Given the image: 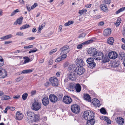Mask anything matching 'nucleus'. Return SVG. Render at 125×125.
Listing matches in <instances>:
<instances>
[{
    "label": "nucleus",
    "instance_id": "1",
    "mask_svg": "<svg viewBox=\"0 0 125 125\" xmlns=\"http://www.w3.org/2000/svg\"><path fill=\"white\" fill-rule=\"evenodd\" d=\"M26 120L29 122H36L39 120L38 115L33 112L31 111L27 112L25 114Z\"/></svg>",
    "mask_w": 125,
    "mask_h": 125
},
{
    "label": "nucleus",
    "instance_id": "2",
    "mask_svg": "<svg viewBox=\"0 0 125 125\" xmlns=\"http://www.w3.org/2000/svg\"><path fill=\"white\" fill-rule=\"evenodd\" d=\"M94 113L93 111H87L84 112L83 117L86 120H88L94 118Z\"/></svg>",
    "mask_w": 125,
    "mask_h": 125
},
{
    "label": "nucleus",
    "instance_id": "3",
    "mask_svg": "<svg viewBox=\"0 0 125 125\" xmlns=\"http://www.w3.org/2000/svg\"><path fill=\"white\" fill-rule=\"evenodd\" d=\"M41 103L38 101L35 100L32 104L31 108L35 111H38L41 108Z\"/></svg>",
    "mask_w": 125,
    "mask_h": 125
},
{
    "label": "nucleus",
    "instance_id": "4",
    "mask_svg": "<svg viewBox=\"0 0 125 125\" xmlns=\"http://www.w3.org/2000/svg\"><path fill=\"white\" fill-rule=\"evenodd\" d=\"M71 108L72 111L75 114H78L80 111V107L77 104H73L71 106Z\"/></svg>",
    "mask_w": 125,
    "mask_h": 125
},
{
    "label": "nucleus",
    "instance_id": "5",
    "mask_svg": "<svg viewBox=\"0 0 125 125\" xmlns=\"http://www.w3.org/2000/svg\"><path fill=\"white\" fill-rule=\"evenodd\" d=\"M87 52L91 56L94 57V58L97 53V51L95 48H90L88 49Z\"/></svg>",
    "mask_w": 125,
    "mask_h": 125
},
{
    "label": "nucleus",
    "instance_id": "6",
    "mask_svg": "<svg viewBox=\"0 0 125 125\" xmlns=\"http://www.w3.org/2000/svg\"><path fill=\"white\" fill-rule=\"evenodd\" d=\"M49 81L51 82L52 86H57L58 84V80L55 77H53L50 78Z\"/></svg>",
    "mask_w": 125,
    "mask_h": 125
},
{
    "label": "nucleus",
    "instance_id": "7",
    "mask_svg": "<svg viewBox=\"0 0 125 125\" xmlns=\"http://www.w3.org/2000/svg\"><path fill=\"white\" fill-rule=\"evenodd\" d=\"M75 63L77 66L83 67L84 65V63L82 60L79 58L77 59L75 61Z\"/></svg>",
    "mask_w": 125,
    "mask_h": 125
},
{
    "label": "nucleus",
    "instance_id": "8",
    "mask_svg": "<svg viewBox=\"0 0 125 125\" xmlns=\"http://www.w3.org/2000/svg\"><path fill=\"white\" fill-rule=\"evenodd\" d=\"M7 75V72L6 70L2 68H0V78H3Z\"/></svg>",
    "mask_w": 125,
    "mask_h": 125
},
{
    "label": "nucleus",
    "instance_id": "9",
    "mask_svg": "<svg viewBox=\"0 0 125 125\" xmlns=\"http://www.w3.org/2000/svg\"><path fill=\"white\" fill-rule=\"evenodd\" d=\"M72 101L71 98L68 96H64L63 100V102L67 104H70L72 102Z\"/></svg>",
    "mask_w": 125,
    "mask_h": 125
},
{
    "label": "nucleus",
    "instance_id": "10",
    "mask_svg": "<svg viewBox=\"0 0 125 125\" xmlns=\"http://www.w3.org/2000/svg\"><path fill=\"white\" fill-rule=\"evenodd\" d=\"M60 50L62 51L61 53H64L67 54L70 51V49H69V46L68 45L65 46L61 48Z\"/></svg>",
    "mask_w": 125,
    "mask_h": 125
},
{
    "label": "nucleus",
    "instance_id": "11",
    "mask_svg": "<svg viewBox=\"0 0 125 125\" xmlns=\"http://www.w3.org/2000/svg\"><path fill=\"white\" fill-rule=\"evenodd\" d=\"M108 56L111 59H115L118 56V54L115 52L112 51L109 53Z\"/></svg>",
    "mask_w": 125,
    "mask_h": 125
},
{
    "label": "nucleus",
    "instance_id": "12",
    "mask_svg": "<svg viewBox=\"0 0 125 125\" xmlns=\"http://www.w3.org/2000/svg\"><path fill=\"white\" fill-rule=\"evenodd\" d=\"M93 40H92L91 39L84 42L81 43L78 45L77 46V48L78 49H81L82 48L83 46V45L89 44L90 43H92L93 42Z\"/></svg>",
    "mask_w": 125,
    "mask_h": 125
},
{
    "label": "nucleus",
    "instance_id": "13",
    "mask_svg": "<svg viewBox=\"0 0 125 125\" xmlns=\"http://www.w3.org/2000/svg\"><path fill=\"white\" fill-rule=\"evenodd\" d=\"M104 56V54L102 52H99L97 53L94 58V59L97 60H100L103 58Z\"/></svg>",
    "mask_w": 125,
    "mask_h": 125
},
{
    "label": "nucleus",
    "instance_id": "14",
    "mask_svg": "<svg viewBox=\"0 0 125 125\" xmlns=\"http://www.w3.org/2000/svg\"><path fill=\"white\" fill-rule=\"evenodd\" d=\"M77 68L74 64H71L69 66L68 70L70 73L75 72Z\"/></svg>",
    "mask_w": 125,
    "mask_h": 125
},
{
    "label": "nucleus",
    "instance_id": "15",
    "mask_svg": "<svg viewBox=\"0 0 125 125\" xmlns=\"http://www.w3.org/2000/svg\"><path fill=\"white\" fill-rule=\"evenodd\" d=\"M75 73V72H74L70 73L68 75V78L71 80H75L76 79V74Z\"/></svg>",
    "mask_w": 125,
    "mask_h": 125
},
{
    "label": "nucleus",
    "instance_id": "16",
    "mask_svg": "<svg viewBox=\"0 0 125 125\" xmlns=\"http://www.w3.org/2000/svg\"><path fill=\"white\" fill-rule=\"evenodd\" d=\"M23 115L20 111L17 112L16 115V119L18 120H21L23 118Z\"/></svg>",
    "mask_w": 125,
    "mask_h": 125
},
{
    "label": "nucleus",
    "instance_id": "17",
    "mask_svg": "<svg viewBox=\"0 0 125 125\" xmlns=\"http://www.w3.org/2000/svg\"><path fill=\"white\" fill-rule=\"evenodd\" d=\"M92 103L95 107H99L101 105L100 101L96 98H94L93 99Z\"/></svg>",
    "mask_w": 125,
    "mask_h": 125
},
{
    "label": "nucleus",
    "instance_id": "18",
    "mask_svg": "<svg viewBox=\"0 0 125 125\" xmlns=\"http://www.w3.org/2000/svg\"><path fill=\"white\" fill-rule=\"evenodd\" d=\"M49 101V99L47 96L44 97L42 101V104L45 106H46L48 105Z\"/></svg>",
    "mask_w": 125,
    "mask_h": 125
},
{
    "label": "nucleus",
    "instance_id": "19",
    "mask_svg": "<svg viewBox=\"0 0 125 125\" xmlns=\"http://www.w3.org/2000/svg\"><path fill=\"white\" fill-rule=\"evenodd\" d=\"M85 72V70L83 67H79L77 68L75 71L78 74L81 75L82 74Z\"/></svg>",
    "mask_w": 125,
    "mask_h": 125
},
{
    "label": "nucleus",
    "instance_id": "20",
    "mask_svg": "<svg viewBox=\"0 0 125 125\" xmlns=\"http://www.w3.org/2000/svg\"><path fill=\"white\" fill-rule=\"evenodd\" d=\"M51 101L53 103H55L57 100V97L54 94H51L49 96Z\"/></svg>",
    "mask_w": 125,
    "mask_h": 125
},
{
    "label": "nucleus",
    "instance_id": "21",
    "mask_svg": "<svg viewBox=\"0 0 125 125\" xmlns=\"http://www.w3.org/2000/svg\"><path fill=\"white\" fill-rule=\"evenodd\" d=\"M116 121L117 123L119 125H123L124 122V119L120 117H117Z\"/></svg>",
    "mask_w": 125,
    "mask_h": 125
},
{
    "label": "nucleus",
    "instance_id": "22",
    "mask_svg": "<svg viewBox=\"0 0 125 125\" xmlns=\"http://www.w3.org/2000/svg\"><path fill=\"white\" fill-rule=\"evenodd\" d=\"M111 30L110 29H107L105 30L104 32V34L105 36L109 35L111 33Z\"/></svg>",
    "mask_w": 125,
    "mask_h": 125
},
{
    "label": "nucleus",
    "instance_id": "23",
    "mask_svg": "<svg viewBox=\"0 0 125 125\" xmlns=\"http://www.w3.org/2000/svg\"><path fill=\"white\" fill-rule=\"evenodd\" d=\"M23 19V18L22 17H20L17 19L16 22H14V24L15 25H16L17 24L20 25L22 23Z\"/></svg>",
    "mask_w": 125,
    "mask_h": 125
},
{
    "label": "nucleus",
    "instance_id": "24",
    "mask_svg": "<svg viewBox=\"0 0 125 125\" xmlns=\"http://www.w3.org/2000/svg\"><path fill=\"white\" fill-rule=\"evenodd\" d=\"M13 35L11 34H10L5 36L2 37L0 38V39L3 40H5L8 39L10 38H12Z\"/></svg>",
    "mask_w": 125,
    "mask_h": 125
},
{
    "label": "nucleus",
    "instance_id": "25",
    "mask_svg": "<svg viewBox=\"0 0 125 125\" xmlns=\"http://www.w3.org/2000/svg\"><path fill=\"white\" fill-rule=\"evenodd\" d=\"M33 70V69H26V70H23L21 73H20L19 74H21V73L23 74H26V73H31L32 72Z\"/></svg>",
    "mask_w": 125,
    "mask_h": 125
},
{
    "label": "nucleus",
    "instance_id": "26",
    "mask_svg": "<svg viewBox=\"0 0 125 125\" xmlns=\"http://www.w3.org/2000/svg\"><path fill=\"white\" fill-rule=\"evenodd\" d=\"M95 122V121L94 118L88 120L87 122V125H94Z\"/></svg>",
    "mask_w": 125,
    "mask_h": 125
},
{
    "label": "nucleus",
    "instance_id": "27",
    "mask_svg": "<svg viewBox=\"0 0 125 125\" xmlns=\"http://www.w3.org/2000/svg\"><path fill=\"white\" fill-rule=\"evenodd\" d=\"M83 98L85 100H86L89 102H91V99L89 95L88 94H84Z\"/></svg>",
    "mask_w": 125,
    "mask_h": 125
},
{
    "label": "nucleus",
    "instance_id": "28",
    "mask_svg": "<svg viewBox=\"0 0 125 125\" xmlns=\"http://www.w3.org/2000/svg\"><path fill=\"white\" fill-rule=\"evenodd\" d=\"M101 9L105 12H107L108 11V10L107 6H106L104 5H101L100 6Z\"/></svg>",
    "mask_w": 125,
    "mask_h": 125
},
{
    "label": "nucleus",
    "instance_id": "29",
    "mask_svg": "<svg viewBox=\"0 0 125 125\" xmlns=\"http://www.w3.org/2000/svg\"><path fill=\"white\" fill-rule=\"evenodd\" d=\"M114 40L113 38L110 37L107 40V42L108 43L111 45H113L114 42Z\"/></svg>",
    "mask_w": 125,
    "mask_h": 125
},
{
    "label": "nucleus",
    "instance_id": "30",
    "mask_svg": "<svg viewBox=\"0 0 125 125\" xmlns=\"http://www.w3.org/2000/svg\"><path fill=\"white\" fill-rule=\"evenodd\" d=\"M75 89L77 92L79 93L80 92L81 90V86L79 84L77 83L76 84Z\"/></svg>",
    "mask_w": 125,
    "mask_h": 125
},
{
    "label": "nucleus",
    "instance_id": "31",
    "mask_svg": "<svg viewBox=\"0 0 125 125\" xmlns=\"http://www.w3.org/2000/svg\"><path fill=\"white\" fill-rule=\"evenodd\" d=\"M102 119L106 121L108 124H110L111 123V120L107 117L105 116H103L102 117Z\"/></svg>",
    "mask_w": 125,
    "mask_h": 125
},
{
    "label": "nucleus",
    "instance_id": "32",
    "mask_svg": "<svg viewBox=\"0 0 125 125\" xmlns=\"http://www.w3.org/2000/svg\"><path fill=\"white\" fill-rule=\"evenodd\" d=\"M119 58L121 60L125 59V53L124 52H121L119 53Z\"/></svg>",
    "mask_w": 125,
    "mask_h": 125
},
{
    "label": "nucleus",
    "instance_id": "33",
    "mask_svg": "<svg viewBox=\"0 0 125 125\" xmlns=\"http://www.w3.org/2000/svg\"><path fill=\"white\" fill-rule=\"evenodd\" d=\"M125 10V7L121 8L115 12L116 14H118L121 12H123Z\"/></svg>",
    "mask_w": 125,
    "mask_h": 125
},
{
    "label": "nucleus",
    "instance_id": "34",
    "mask_svg": "<svg viewBox=\"0 0 125 125\" xmlns=\"http://www.w3.org/2000/svg\"><path fill=\"white\" fill-rule=\"evenodd\" d=\"M94 60L92 58H88L86 60L88 64L94 62Z\"/></svg>",
    "mask_w": 125,
    "mask_h": 125
},
{
    "label": "nucleus",
    "instance_id": "35",
    "mask_svg": "<svg viewBox=\"0 0 125 125\" xmlns=\"http://www.w3.org/2000/svg\"><path fill=\"white\" fill-rule=\"evenodd\" d=\"M88 64V67L89 68L92 69L94 68L96 66V64L94 62Z\"/></svg>",
    "mask_w": 125,
    "mask_h": 125
},
{
    "label": "nucleus",
    "instance_id": "36",
    "mask_svg": "<svg viewBox=\"0 0 125 125\" xmlns=\"http://www.w3.org/2000/svg\"><path fill=\"white\" fill-rule=\"evenodd\" d=\"M109 61V59L107 55H105L104 57L103 61L104 62H108Z\"/></svg>",
    "mask_w": 125,
    "mask_h": 125
},
{
    "label": "nucleus",
    "instance_id": "37",
    "mask_svg": "<svg viewBox=\"0 0 125 125\" xmlns=\"http://www.w3.org/2000/svg\"><path fill=\"white\" fill-rule=\"evenodd\" d=\"M121 22V19L120 18H118L116 21V22L115 23V24L116 26H118L119 25Z\"/></svg>",
    "mask_w": 125,
    "mask_h": 125
},
{
    "label": "nucleus",
    "instance_id": "38",
    "mask_svg": "<svg viewBox=\"0 0 125 125\" xmlns=\"http://www.w3.org/2000/svg\"><path fill=\"white\" fill-rule=\"evenodd\" d=\"M30 27L29 25L28 24H26L24 25H23L22 27H21L20 28V30H22L23 29H25L27 28Z\"/></svg>",
    "mask_w": 125,
    "mask_h": 125
},
{
    "label": "nucleus",
    "instance_id": "39",
    "mask_svg": "<svg viewBox=\"0 0 125 125\" xmlns=\"http://www.w3.org/2000/svg\"><path fill=\"white\" fill-rule=\"evenodd\" d=\"M23 58L25 59L24 61V62H25L24 63H26L31 61L30 60L29 58L27 57H24Z\"/></svg>",
    "mask_w": 125,
    "mask_h": 125
},
{
    "label": "nucleus",
    "instance_id": "40",
    "mask_svg": "<svg viewBox=\"0 0 125 125\" xmlns=\"http://www.w3.org/2000/svg\"><path fill=\"white\" fill-rule=\"evenodd\" d=\"M2 99L3 100H8L10 99V96L8 95H4L2 97Z\"/></svg>",
    "mask_w": 125,
    "mask_h": 125
},
{
    "label": "nucleus",
    "instance_id": "41",
    "mask_svg": "<svg viewBox=\"0 0 125 125\" xmlns=\"http://www.w3.org/2000/svg\"><path fill=\"white\" fill-rule=\"evenodd\" d=\"M87 10L85 9H83L79 10L78 13L80 15L82 14L83 13H85L87 12Z\"/></svg>",
    "mask_w": 125,
    "mask_h": 125
},
{
    "label": "nucleus",
    "instance_id": "42",
    "mask_svg": "<svg viewBox=\"0 0 125 125\" xmlns=\"http://www.w3.org/2000/svg\"><path fill=\"white\" fill-rule=\"evenodd\" d=\"M20 12L19 10L17 9L15 10L14 11L12 12L11 13L10 16H12L16 14V13L18 12Z\"/></svg>",
    "mask_w": 125,
    "mask_h": 125
},
{
    "label": "nucleus",
    "instance_id": "43",
    "mask_svg": "<svg viewBox=\"0 0 125 125\" xmlns=\"http://www.w3.org/2000/svg\"><path fill=\"white\" fill-rule=\"evenodd\" d=\"M73 21H69L68 22L64 24V25L66 26H69L70 25L73 24Z\"/></svg>",
    "mask_w": 125,
    "mask_h": 125
},
{
    "label": "nucleus",
    "instance_id": "44",
    "mask_svg": "<svg viewBox=\"0 0 125 125\" xmlns=\"http://www.w3.org/2000/svg\"><path fill=\"white\" fill-rule=\"evenodd\" d=\"M28 94L26 93H24L22 95V98L24 100H25L27 98Z\"/></svg>",
    "mask_w": 125,
    "mask_h": 125
},
{
    "label": "nucleus",
    "instance_id": "45",
    "mask_svg": "<svg viewBox=\"0 0 125 125\" xmlns=\"http://www.w3.org/2000/svg\"><path fill=\"white\" fill-rule=\"evenodd\" d=\"M120 62L118 61H115L114 63V67H118L120 64Z\"/></svg>",
    "mask_w": 125,
    "mask_h": 125
},
{
    "label": "nucleus",
    "instance_id": "46",
    "mask_svg": "<svg viewBox=\"0 0 125 125\" xmlns=\"http://www.w3.org/2000/svg\"><path fill=\"white\" fill-rule=\"evenodd\" d=\"M4 64V60L1 56L0 58V67L2 66Z\"/></svg>",
    "mask_w": 125,
    "mask_h": 125
},
{
    "label": "nucleus",
    "instance_id": "47",
    "mask_svg": "<svg viewBox=\"0 0 125 125\" xmlns=\"http://www.w3.org/2000/svg\"><path fill=\"white\" fill-rule=\"evenodd\" d=\"M100 112L101 113L103 114H105L106 113L105 110L103 108H102L100 109Z\"/></svg>",
    "mask_w": 125,
    "mask_h": 125
},
{
    "label": "nucleus",
    "instance_id": "48",
    "mask_svg": "<svg viewBox=\"0 0 125 125\" xmlns=\"http://www.w3.org/2000/svg\"><path fill=\"white\" fill-rule=\"evenodd\" d=\"M60 54L61 56V58H62V60L64 59L67 57V55H66V53H63L62 54L61 53V52Z\"/></svg>",
    "mask_w": 125,
    "mask_h": 125
},
{
    "label": "nucleus",
    "instance_id": "49",
    "mask_svg": "<svg viewBox=\"0 0 125 125\" xmlns=\"http://www.w3.org/2000/svg\"><path fill=\"white\" fill-rule=\"evenodd\" d=\"M74 86L73 83H71L69 84V86L68 87V88L69 89H73L74 88Z\"/></svg>",
    "mask_w": 125,
    "mask_h": 125
},
{
    "label": "nucleus",
    "instance_id": "50",
    "mask_svg": "<svg viewBox=\"0 0 125 125\" xmlns=\"http://www.w3.org/2000/svg\"><path fill=\"white\" fill-rule=\"evenodd\" d=\"M85 34L84 33H82L81 34L79 35L78 36V38H84L85 36Z\"/></svg>",
    "mask_w": 125,
    "mask_h": 125
},
{
    "label": "nucleus",
    "instance_id": "51",
    "mask_svg": "<svg viewBox=\"0 0 125 125\" xmlns=\"http://www.w3.org/2000/svg\"><path fill=\"white\" fill-rule=\"evenodd\" d=\"M62 58L61 56L59 57L56 59L55 62H59L62 60Z\"/></svg>",
    "mask_w": 125,
    "mask_h": 125
},
{
    "label": "nucleus",
    "instance_id": "52",
    "mask_svg": "<svg viewBox=\"0 0 125 125\" xmlns=\"http://www.w3.org/2000/svg\"><path fill=\"white\" fill-rule=\"evenodd\" d=\"M33 46L32 45H30L29 46H25L24 47L25 49L31 48H33Z\"/></svg>",
    "mask_w": 125,
    "mask_h": 125
},
{
    "label": "nucleus",
    "instance_id": "53",
    "mask_svg": "<svg viewBox=\"0 0 125 125\" xmlns=\"http://www.w3.org/2000/svg\"><path fill=\"white\" fill-rule=\"evenodd\" d=\"M23 78V77H19L18 78H17L15 80L16 81V82H18L19 81L21 80Z\"/></svg>",
    "mask_w": 125,
    "mask_h": 125
},
{
    "label": "nucleus",
    "instance_id": "54",
    "mask_svg": "<svg viewBox=\"0 0 125 125\" xmlns=\"http://www.w3.org/2000/svg\"><path fill=\"white\" fill-rule=\"evenodd\" d=\"M57 49L56 48L52 50L50 52V55L54 53L55 52H56L57 51Z\"/></svg>",
    "mask_w": 125,
    "mask_h": 125
},
{
    "label": "nucleus",
    "instance_id": "55",
    "mask_svg": "<svg viewBox=\"0 0 125 125\" xmlns=\"http://www.w3.org/2000/svg\"><path fill=\"white\" fill-rule=\"evenodd\" d=\"M16 35L22 36L23 35V33L21 32H18L16 33Z\"/></svg>",
    "mask_w": 125,
    "mask_h": 125
},
{
    "label": "nucleus",
    "instance_id": "56",
    "mask_svg": "<svg viewBox=\"0 0 125 125\" xmlns=\"http://www.w3.org/2000/svg\"><path fill=\"white\" fill-rule=\"evenodd\" d=\"M111 2V0H105L104 3L106 4H109Z\"/></svg>",
    "mask_w": 125,
    "mask_h": 125
},
{
    "label": "nucleus",
    "instance_id": "57",
    "mask_svg": "<svg viewBox=\"0 0 125 125\" xmlns=\"http://www.w3.org/2000/svg\"><path fill=\"white\" fill-rule=\"evenodd\" d=\"M37 6V4L36 3H35L31 7V9H33L35 7Z\"/></svg>",
    "mask_w": 125,
    "mask_h": 125
},
{
    "label": "nucleus",
    "instance_id": "58",
    "mask_svg": "<svg viewBox=\"0 0 125 125\" xmlns=\"http://www.w3.org/2000/svg\"><path fill=\"white\" fill-rule=\"evenodd\" d=\"M44 25H43V24H42L41 26H40L39 28V31H41V30H42L43 28V27L44 26Z\"/></svg>",
    "mask_w": 125,
    "mask_h": 125
},
{
    "label": "nucleus",
    "instance_id": "59",
    "mask_svg": "<svg viewBox=\"0 0 125 125\" xmlns=\"http://www.w3.org/2000/svg\"><path fill=\"white\" fill-rule=\"evenodd\" d=\"M58 99L59 100H61L62 97L63 95L62 94H59L58 95Z\"/></svg>",
    "mask_w": 125,
    "mask_h": 125
},
{
    "label": "nucleus",
    "instance_id": "60",
    "mask_svg": "<svg viewBox=\"0 0 125 125\" xmlns=\"http://www.w3.org/2000/svg\"><path fill=\"white\" fill-rule=\"evenodd\" d=\"M62 25H60L59 27V32H61L62 30Z\"/></svg>",
    "mask_w": 125,
    "mask_h": 125
},
{
    "label": "nucleus",
    "instance_id": "61",
    "mask_svg": "<svg viewBox=\"0 0 125 125\" xmlns=\"http://www.w3.org/2000/svg\"><path fill=\"white\" fill-rule=\"evenodd\" d=\"M9 106H7L6 107V108H5L4 110L3 111V112L5 113H7V111L9 109Z\"/></svg>",
    "mask_w": 125,
    "mask_h": 125
},
{
    "label": "nucleus",
    "instance_id": "62",
    "mask_svg": "<svg viewBox=\"0 0 125 125\" xmlns=\"http://www.w3.org/2000/svg\"><path fill=\"white\" fill-rule=\"evenodd\" d=\"M35 39V38L34 37H30L28 38H27V40H33L34 39Z\"/></svg>",
    "mask_w": 125,
    "mask_h": 125
},
{
    "label": "nucleus",
    "instance_id": "63",
    "mask_svg": "<svg viewBox=\"0 0 125 125\" xmlns=\"http://www.w3.org/2000/svg\"><path fill=\"white\" fill-rule=\"evenodd\" d=\"M20 96L18 94H17L16 95H15L13 97V98L14 99H18L20 98Z\"/></svg>",
    "mask_w": 125,
    "mask_h": 125
},
{
    "label": "nucleus",
    "instance_id": "64",
    "mask_svg": "<svg viewBox=\"0 0 125 125\" xmlns=\"http://www.w3.org/2000/svg\"><path fill=\"white\" fill-rule=\"evenodd\" d=\"M37 51V50H31L29 52V53H31V52H35Z\"/></svg>",
    "mask_w": 125,
    "mask_h": 125
}]
</instances>
